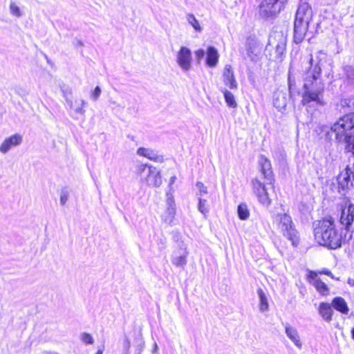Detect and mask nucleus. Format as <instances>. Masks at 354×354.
<instances>
[{
    "label": "nucleus",
    "mask_w": 354,
    "mask_h": 354,
    "mask_svg": "<svg viewBox=\"0 0 354 354\" xmlns=\"http://www.w3.org/2000/svg\"><path fill=\"white\" fill-rule=\"evenodd\" d=\"M303 71V94L301 103L304 106H322L324 102L321 97L324 84L321 78L322 68L319 62H315L311 57Z\"/></svg>",
    "instance_id": "nucleus-1"
},
{
    "label": "nucleus",
    "mask_w": 354,
    "mask_h": 354,
    "mask_svg": "<svg viewBox=\"0 0 354 354\" xmlns=\"http://www.w3.org/2000/svg\"><path fill=\"white\" fill-rule=\"evenodd\" d=\"M314 236L317 242L324 247L335 250L340 248L342 243L351 239H346L345 232H339L332 218H325L315 224Z\"/></svg>",
    "instance_id": "nucleus-2"
},
{
    "label": "nucleus",
    "mask_w": 354,
    "mask_h": 354,
    "mask_svg": "<svg viewBox=\"0 0 354 354\" xmlns=\"http://www.w3.org/2000/svg\"><path fill=\"white\" fill-rule=\"evenodd\" d=\"M354 129V112L345 114L333 124V125L326 131V136L332 140L333 136L339 142H342L343 140L352 135L350 131Z\"/></svg>",
    "instance_id": "nucleus-3"
},
{
    "label": "nucleus",
    "mask_w": 354,
    "mask_h": 354,
    "mask_svg": "<svg viewBox=\"0 0 354 354\" xmlns=\"http://www.w3.org/2000/svg\"><path fill=\"white\" fill-rule=\"evenodd\" d=\"M340 206L341 214L339 221L342 230L345 232L346 239H352L354 230V204L348 197H344Z\"/></svg>",
    "instance_id": "nucleus-4"
},
{
    "label": "nucleus",
    "mask_w": 354,
    "mask_h": 354,
    "mask_svg": "<svg viewBox=\"0 0 354 354\" xmlns=\"http://www.w3.org/2000/svg\"><path fill=\"white\" fill-rule=\"evenodd\" d=\"M275 221L283 236L291 241L292 245L297 246L299 239L297 232L294 227L291 217L287 214H278Z\"/></svg>",
    "instance_id": "nucleus-5"
},
{
    "label": "nucleus",
    "mask_w": 354,
    "mask_h": 354,
    "mask_svg": "<svg viewBox=\"0 0 354 354\" xmlns=\"http://www.w3.org/2000/svg\"><path fill=\"white\" fill-rule=\"evenodd\" d=\"M286 0H263L259 6V14L263 19L276 17L281 11Z\"/></svg>",
    "instance_id": "nucleus-6"
},
{
    "label": "nucleus",
    "mask_w": 354,
    "mask_h": 354,
    "mask_svg": "<svg viewBox=\"0 0 354 354\" xmlns=\"http://www.w3.org/2000/svg\"><path fill=\"white\" fill-rule=\"evenodd\" d=\"M337 190L342 195H345L354 185V165L347 166L337 178Z\"/></svg>",
    "instance_id": "nucleus-7"
},
{
    "label": "nucleus",
    "mask_w": 354,
    "mask_h": 354,
    "mask_svg": "<svg viewBox=\"0 0 354 354\" xmlns=\"http://www.w3.org/2000/svg\"><path fill=\"white\" fill-rule=\"evenodd\" d=\"M138 171L140 175L146 174L145 179L149 186L159 187L162 184L160 171L156 167L142 165L139 167Z\"/></svg>",
    "instance_id": "nucleus-8"
},
{
    "label": "nucleus",
    "mask_w": 354,
    "mask_h": 354,
    "mask_svg": "<svg viewBox=\"0 0 354 354\" xmlns=\"http://www.w3.org/2000/svg\"><path fill=\"white\" fill-rule=\"evenodd\" d=\"M286 46V39L282 33H277L272 35L269 38V43L266 47V50L274 48L276 59H279L283 56Z\"/></svg>",
    "instance_id": "nucleus-9"
},
{
    "label": "nucleus",
    "mask_w": 354,
    "mask_h": 354,
    "mask_svg": "<svg viewBox=\"0 0 354 354\" xmlns=\"http://www.w3.org/2000/svg\"><path fill=\"white\" fill-rule=\"evenodd\" d=\"M252 185L253 192L257 196L259 203L266 207H269L272 201L268 196L265 184L255 178L252 180Z\"/></svg>",
    "instance_id": "nucleus-10"
},
{
    "label": "nucleus",
    "mask_w": 354,
    "mask_h": 354,
    "mask_svg": "<svg viewBox=\"0 0 354 354\" xmlns=\"http://www.w3.org/2000/svg\"><path fill=\"white\" fill-rule=\"evenodd\" d=\"M176 61L183 71H189L191 68L192 62L191 50L187 47H181L177 54Z\"/></svg>",
    "instance_id": "nucleus-11"
},
{
    "label": "nucleus",
    "mask_w": 354,
    "mask_h": 354,
    "mask_svg": "<svg viewBox=\"0 0 354 354\" xmlns=\"http://www.w3.org/2000/svg\"><path fill=\"white\" fill-rule=\"evenodd\" d=\"M22 142V136L15 133L6 138L0 145V152L3 154L7 153L12 148L20 145Z\"/></svg>",
    "instance_id": "nucleus-12"
},
{
    "label": "nucleus",
    "mask_w": 354,
    "mask_h": 354,
    "mask_svg": "<svg viewBox=\"0 0 354 354\" xmlns=\"http://www.w3.org/2000/svg\"><path fill=\"white\" fill-rule=\"evenodd\" d=\"M313 17V11L309 3L306 2L301 3L298 7L295 15L297 21L310 23Z\"/></svg>",
    "instance_id": "nucleus-13"
},
{
    "label": "nucleus",
    "mask_w": 354,
    "mask_h": 354,
    "mask_svg": "<svg viewBox=\"0 0 354 354\" xmlns=\"http://www.w3.org/2000/svg\"><path fill=\"white\" fill-rule=\"evenodd\" d=\"M308 22L295 20L294 24V41L296 44L301 43L307 32L309 26Z\"/></svg>",
    "instance_id": "nucleus-14"
},
{
    "label": "nucleus",
    "mask_w": 354,
    "mask_h": 354,
    "mask_svg": "<svg viewBox=\"0 0 354 354\" xmlns=\"http://www.w3.org/2000/svg\"><path fill=\"white\" fill-rule=\"evenodd\" d=\"M259 164L261 167V174L268 181V183L272 184L274 179L272 178L273 174L270 161L265 156L261 155L259 160Z\"/></svg>",
    "instance_id": "nucleus-15"
},
{
    "label": "nucleus",
    "mask_w": 354,
    "mask_h": 354,
    "mask_svg": "<svg viewBox=\"0 0 354 354\" xmlns=\"http://www.w3.org/2000/svg\"><path fill=\"white\" fill-rule=\"evenodd\" d=\"M137 154L156 162L164 161L163 156L158 154L155 150L150 148L140 147L137 150Z\"/></svg>",
    "instance_id": "nucleus-16"
},
{
    "label": "nucleus",
    "mask_w": 354,
    "mask_h": 354,
    "mask_svg": "<svg viewBox=\"0 0 354 354\" xmlns=\"http://www.w3.org/2000/svg\"><path fill=\"white\" fill-rule=\"evenodd\" d=\"M223 82L230 89H236L237 83L235 80L231 65H225L223 73Z\"/></svg>",
    "instance_id": "nucleus-17"
},
{
    "label": "nucleus",
    "mask_w": 354,
    "mask_h": 354,
    "mask_svg": "<svg viewBox=\"0 0 354 354\" xmlns=\"http://www.w3.org/2000/svg\"><path fill=\"white\" fill-rule=\"evenodd\" d=\"M188 252L185 250L179 249L174 251L171 257V262L176 267L184 268L187 264Z\"/></svg>",
    "instance_id": "nucleus-18"
},
{
    "label": "nucleus",
    "mask_w": 354,
    "mask_h": 354,
    "mask_svg": "<svg viewBox=\"0 0 354 354\" xmlns=\"http://www.w3.org/2000/svg\"><path fill=\"white\" fill-rule=\"evenodd\" d=\"M285 332L288 337L297 348H301L302 347V343L300 341L299 333L295 328L292 327L289 324L286 323Z\"/></svg>",
    "instance_id": "nucleus-19"
},
{
    "label": "nucleus",
    "mask_w": 354,
    "mask_h": 354,
    "mask_svg": "<svg viewBox=\"0 0 354 354\" xmlns=\"http://www.w3.org/2000/svg\"><path fill=\"white\" fill-rule=\"evenodd\" d=\"M332 306L331 304L326 302H322L319 304V314L326 322H330L332 319L333 314Z\"/></svg>",
    "instance_id": "nucleus-20"
},
{
    "label": "nucleus",
    "mask_w": 354,
    "mask_h": 354,
    "mask_svg": "<svg viewBox=\"0 0 354 354\" xmlns=\"http://www.w3.org/2000/svg\"><path fill=\"white\" fill-rule=\"evenodd\" d=\"M333 307L342 314L347 315L349 311L348 306L345 299L341 297H335L331 303Z\"/></svg>",
    "instance_id": "nucleus-21"
},
{
    "label": "nucleus",
    "mask_w": 354,
    "mask_h": 354,
    "mask_svg": "<svg viewBox=\"0 0 354 354\" xmlns=\"http://www.w3.org/2000/svg\"><path fill=\"white\" fill-rule=\"evenodd\" d=\"M218 59V53L217 50L213 47L209 46L207 51L206 64L209 67H215L217 64Z\"/></svg>",
    "instance_id": "nucleus-22"
},
{
    "label": "nucleus",
    "mask_w": 354,
    "mask_h": 354,
    "mask_svg": "<svg viewBox=\"0 0 354 354\" xmlns=\"http://www.w3.org/2000/svg\"><path fill=\"white\" fill-rule=\"evenodd\" d=\"M257 294L259 299V310L262 313L268 311L269 304L266 295L261 288L257 290Z\"/></svg>",
    "instance_id": "nucleus-23"
},
{
    "label": "nucleus",
    "mask_w": 354,
    "mask_h": 354,
    "mask_svg": "<svg viewBox=\"0 0 354 354\" xmlns=\"http://www.w3.org/2000/svg\"><path fill=\"white\" fill-rule=\"evenodd\" d=\"M274 105L275 107H277L278 109H281L284 108L286 105V97L285 96V94L282 92H277L274 93Z\"/></svg>",
    "instance_id": "nucleus-24"
},
{
    "label": "nucleus",
    "mask_w": 354,
    "mask_h": 354,
    "mask_svg": "<svg viewBox=\"0 0 354 354\" xmlns=\"http://www.w3.org/2000/svg\"><path fill=\"white\" fill-rule=\"evenodd\" d=\"M316 290L322 296H328L330 294V289L328 286L321 279H317L313 285Z\"/></svg>",
    "instance_id": "nucleus-25"
},
{
    "label": "nucleus",
    "mask_w": 354,
    "mask_h": 354,
    "mask_svg": "<svg viewBox=\"0 0 354 354\" xmlns=\"http://www.w3.org/2000/svg\"><path fill=\"white\" fill-rule=\"evenodd\" d=\"M221 91L224 95L225 101L227 105L231 108H236L237 106V103L234 94L226 88H222Z\"/></svg>",
    "instance_id": "nucleus-26"
},
{
    "label": "nucleus",
    "mask_w": 354,
    "mask_h": 354,
    "mask_svg": "<svg viewBox=\"0 0 354 354\" xmlns=\"http://www.w3.org/2000/svg\"><path fill=\"white\" fill-rule=\"evenodd\" d=\"M239 218L241 220H246L249 218L250 212L248 206L245 203H241L237 208Z\"/></svg>",
    "instance_id": "nucleus-27"
},
{
    "label": "nucleus",
    "mask_w": 354,
    "mask_h": 354,
    "mask_svg": "<svg viewBox=\"0 0 354 354\" xmlns=\"http://www.w3.org/2000/svg\"><path fill=\"white\" fill-rule=\"evenodd\" d=\"M167 205H168V207H167V213L169 215V217L167 218H165V221H169V222H171L174 216V214H175V212H176V209H175V207H174V201L173 198H167Z\"/></svg>",
    "instance_id": "nucleus-28"
},
{
    "label": "nucleus",
    "mask_w": 354,
    "mask_h": 354,
    "mask_svg": "<svg viewBox=\"0 0 354 354\" xmlns=\"http://www.w3.org/2000/svg\"><path fill=\"white\" fill-rule=\"evenodd\" d=\"M86 102L84 100H75V108L74 111L76 114L84 115L85 109L84 107L86 105Z\"/></svg>",
    "instance_id": "nucleus-29"
},
{
    "label": "nucleus",
    "mask_w": 354,
    "mask_h": 354,
    "mask_svg": "<svg viewBox=\"0 0 354 354\" xmlns=\"http://www.w3.org/2000/svg\"><path fill=\"white\" fill-rule=\"evenodd\" d=\"M187 20L196 32H201L202 28L199 24L198 21L196 19L194 15L188 14L187 15Z\"/></svg>",
    "instance_id": "nucleus-30"
},
{
    "label": "nucleus",
    "mask_w": 354,
    "mask_h": 354,
    "mask_svg": "<svg viewBox=\"0 0 354 354\" xmlns=\"http://www.w3.org/2000/svg\"><path fill=\"white\" fill-rule=\"evenodd\" d=\"M10 14L15 17H21L22 16V12L20 8L15 2L10 3Z\"/></svg>",
    "instance_id": "nucleus-31"
},
{
    "label": "nucleus",
    "mask_w": 354,
    "mask_h": 354,
    "mask_svg": "<svg viewBox=\"0 0 354 354\" xmlns=\"http://www.w3.org/2000/svg\"><path fill=\"white\" fill-rule=\"evenodd\" d=\"M198 209L203 214L206 215L209 212V208L207 205V201L200 197L198 198Z\"/></svg>",
    "instance_id": "nucleus-32"
},
{
    "label": "nucleus",
    "mask_w": 354,
    "mask_h": 354,
    "mask_svg": "<svg viewBox=\"0 0 354 354\" xmlns=\"http://www.w3.org/2000/svg\"><path fill=\"white\" fill-rule=\"evenodd\" d=\"M347 80L351 82H354V68L351 66H346L344 68Z\"/></svg>",
    "instance_id": "nucleus-33"
},
{
    "label": "nucleus",
    "mask_w": 354,
    "mask_h": 354,
    "mask_svg": "<svg viewBox=\"0 0 354 354\" xmlns=\"http://www.w3.org/2000/svg\"><path fill=\"white\" fill-rule=\"evenodd\" d=\"M346 143V148L354 154V134L350 135L346 139L343 140Z\"/></svg>",
    "instance_id": "nucleus-34"
},
{
    "label": "nucleus",
    "mask_w": 354,
    "mask_h": 354,
    "mask_svg": "<svg viewBox=\"0 0 354 354\" xmlns=\"http://www.w3.org/2000/svg\"><path fill=\"white\" fill-rule=\"evenodd\" d=\"M69 198V192L66 189H62L60 192V204L65 205Z\"/></svg>",
    "instance_id": "nucleus-35"
},
{
    "label": "nucleus",
    "mask_w": 354,
    "mask_h": 354,
    "mask_svg": "<svg viewBox=\"0 0 354 354\" xmlns=\"http://www.w3.org/2000/svg\"><path fill=\"white\" fill-rule=\"evenodd\" d=\"M288 86H289L290 94L292 95L293 91L296 86V83H295V78L291 73L290 69L289 70V74H288Z\"/></svg>",
    "instance_id": "nucleus-36"
},
{
    "label": "nucleus",
    "mask_w": 354,
    "mask_h": 354,
    "mask_svg": "<svg viewBox=\"0 0 354 354\" xmlns=\"http://www.w3.org/2000/svg\"><path fill=\"white\" fill-rule=\"evenodd\" d=\"M81 339L83 342L87 344H93L94 342L93 338L89 333H83L81 335Z\"/></svg>",
    "instance_id": "nucleus-37"
},
{
    "label": "nucleus",
    "mask_w": 354,
    "mask_h": 354,
    "mask_svg": "<svg viewBox=\"0 0 354 354\" xmlns=\"http://www.w3.org/2000/svg\"><path fill=\"white\" fill-rule=\"evenodd\" d=\"M340 104L342 107L354 108V102H352L350 99L342 100Z\"/></svg>",
    "instance_id": "nucleus-38"
},
{
    "label": "nucleus",
    "mask_w": 354,
    "mask_h": 354,
    "mask_svg": "<svg viewBox=\"0 0 354 354\" xmlns=\"http://www.w3.org/2000/svg\"><path fill=\"white\" fill-rule=\"evenodd\" d=\"M130 347H131L130 339H129L128 337H127L125 335L124 342H123V349L126 354L129 353Z\"/></svg>",
    "instance_id": "nucleus-39"
},
{
    "label": "nucleus",
    "mask_w": 354,
    "mask_h": 354,
    "mask_svg": "<svg viewBox=\"0 0 354 354\" xmlns=\"http://www.w3.org/2000/svg\"><path fill=\"white\" fill-rule=\"evenodd\" d=\"M101 88H100V86H96L94 89V91H93V93H91V98L94 100V101H96L99 97L101 95Z\"/></svg>",
    "instance_id": "nucleus-40"
},
{
    "label": "nucleus",
    "mask_w": 354,
    "mask_h": 354,
    "mask_svg": "<svg viewBox=\"0 0 354 354\" xmlns=\"http://www.w3.org/2000/svg\"><path fill=\"white\" fill-rule=\"evenodd\" d=\"M308 278L309 279V282L313 285V283L317 280V279H321L320 278L318 277L317 276V272H314V271H310L308 276Z\"/></svg>",
    "instance_id": "nucleus-41"
},
{
    "label": "nucleus",
    "mask_w": 354,
    "mask_h": 354,
    "mask_svg": "<svg viewBox=\"0 0 354 354\" xmlns=\"http://www.w3.org/2000/svg\"><path fill=\"white\" fill-rule=\"evenodd\" d=\"M196 187L199 190L200 195L202 196L203 194L207 193V188L204 185V184L201 182H198L196 183Z\"/></svg>",
    "instance_id": "nucleus-42"
},
{
    "label": "nucleus",
    "mask_w": 354,
    "mask_h": 354,
    "mask_svg": "<svg viewBox=\"0 0 354 354\" xmlns=\"http://www.w3.org/2000/svg\"><path fill=\"white\" fill-rule=\"evenodd\" d=\"M195 54L197 61L199 62L205 56V50L203 49H198L196 51Z\"/></svg>",
    "instance_id": "nucleus-43"
},
{
    "label": "nucleus",
    "mask_w": 354,
    "mask_h": 354,
    "mask_svg": "<svg viewBox=\"0 0 354 354\" xmlns=\"http://www.w3.org/2000/svg\"><path fill=\"white\" fill-rule=\"evenodd\" d=\"M320 273L321 274H326L328 276L331 277L332 278H334L333 274H332V273H331V272L329 271V270H323V271L320 272Z\"/></svg>",
    "instance_id": "nucleus-44"
},
{
    "label": "nucleus",
    "mask_w": 354,
    "mask_h": 354,
    "mask_svg": "<svg viewBox=\"0 0 354 354\" xmlns=\"http://www.w3.org/2000/svg\"><path fill=\"white\" fill-rule=\"evenodd\" d=\"M348 283L351 286H354V279H348Z\"/></svg>",
    "instance_id": "nucleus-45"
},
{
    "label": "nucleus",
    "mask_w": 354,
    "mask_h": 354,
    "mask_svg": "<svg viewBox=\"0 0 354 354\" xmlns=\"http://www.w3.org/2000/svg\"><path fill=\"white\" fill-rule=\"evenodd\" d=\"M176 179V176H172L171 178H170V185H171L172 183H174L175 182Z\"/></svg>",
    "instance_id": "nucleus-46"
},
{
    "label": "nucleus",
    "mask_w": 354,
    "mask_h": 354,
    "mask_svg": "<svg viewBox=\"0 0 354 354\" xmlns=\"http://www.w3.org/2000/svg\"><path fill=\"white\" fill-rule=\"evenodd\" d=\"M66 102H67L68 104L71 106V108H72L73 107V102H72V101L71 100H68L67 99Z\"/></svg>",
    "instance_id": "nucleus-47"
},
{
    "label": "nucleus",
    "mask_w": 354,
    "mask_h": 354,
    "mask_svg": "<svg viewBox=\"0 0 354 354\" xmlns=\"http://www.w3.org/2000/svg\"><path fill=\"white\" fill-rule=\"evenodd\" d=\"M96 354H103V348H99L96 353Z\"/></svg>",
    "instance_id": "nucleus-48"
},
{
    "label": "nucleus",
    "mask_w": 354,
    "mask_h": 354,
    "mask_svg": "<svg viewBox=\"0 0 354 354\" xmlns=\"http://www.w3.org/2000/svg\"><path fill=\"white\" fill-rule=\"evenodd\" d=\"M351 333H352V337L354 339V328L352 329Z\"/></svg>",
    "instance_id": "nucleus-49"
},
{
    "label": "nucleus",
    "mask_w": 354,
    "mask_h": 354,
    "mask_svg": "<svg viewBox=\"0 0 354 354\" xmlns=\"http://www.w3.org/2000/svg\"><path fill=\"white\" fill-rule=\"evenodd\" d=\"M79 44H80V45H82V41H79Z\"/></svg>",
    "instance_id": "nucleus-50"
},
{
    "label": "nucleus",
    "mask_w": 354,
    "mask_h": 354,
    "mask_svg": "<svg viewBox=\"0 0 354 354\" xmlns=\"http://www.w3.org/2000/svg\"><path fill=\"white\" fill-rule=\"evenodd\" d=\"M167 196H168V198H169V194H167ZM170 198H172V197H170Z\"/></svg>",
    "instance_id": "nucleus-51"
}]
</instances>
